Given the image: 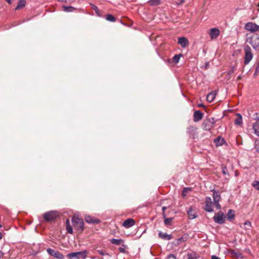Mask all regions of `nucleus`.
<instances>
[{"label": "nucleus", "mask_w": 259, "mask_h": 259, "mask_svg": "<svg viewBox=\"0 0 259 259\" xmlns=\"http://www.w3.org/2000/svg\"><path fill=\"white\" fill-rule=\"evenodd\" d=\"M87 252L86 250L72 252L67 254L69 259H85L87 256Z\"/></svg>", "instance_id": "1"}, {"label": "nucleus", "mask_w": 259, "mask_h": 259, "mask_svg": "<svg viewBox=\"0 0 259 259\" xmlns=\"http://www.w3.org/2000/svg\"><path fill=\"white\" fill-rule=\"evenodd\" d=\"M245 52L244 64L245 65H247L250 62L253 58V54L251 52V48L249 46H245L244 48Z\"/></svg>", "instance_id": "2"}, {"label": "nucleus", "mask_w": 259, "mask_h": 259, "mask_svg": "<svg viewBox=\"0 0 259 259\" xmlns=\"http://www.w3.org/2000/svg\"><path fill=\"white\" fill-rule=\"evenodd\" d=\"M215 123V120L213 117L208 118L204 120L202 124V127L204 130L209 131L212 128Z\"/></svg>", "instance_id": "3"}, {"label": "nucleus", "mask_w": 259, "mask_h": 259, "mask_svg": "<svg viewBox=\"0 0 259 259\" xmlns=\"http://www.w3.org/2000/svg\"><path fill=\"white\" fill-rule=\"evenodd\" d=\"M72 221L74 227L76 228L79 231H82L83 230V222L81 219L73 216L72 218Z\"/></svg>", "instance_id": "4"}, {"label": "nucleus", "mask_w": 259, "mask_h": 259, "mask_svg": "<svg viewBox=\"0 0 259 259\" xmlns=\"http://www.w3.org/2000/svg\"><path fill=\"white\" fill-rule=\"evenodd\" d=\"M245 29L252 33L259 32V25L252 22L247 23L245 26Z\"/></svg>", "instance_id": "5"}, {"label": "nucleus", "mask_w": 259, "mask_h": 259, "mask_svg": "<svg viewBox=\"0 0 259 259\" xmlns=\"http://www.w3.org/2000/svg\"><path fill=\"white\" fill-rule=\"evenodd\" d=\"M58 213L56 211H50L44 214V219L47 222L52 221L56 219Z\"/></svg>", "instance_id": "6"}, {"label": "nucleus", "mask_w": 259, "mask_h": 259, "mask_svg": "<svg viewBox=\"0 0 259 259\" xmlns=\"http://www.w3.org/2000/svg\"><path fill=\"white\" fill-rule=\"evenodd\" d=\"M213 199L214 205L218 209L221 208V206L219 203L221 200V195L218 191L213 190Z\"/></svg>", "instance_id": "7"}, {"label": "nucleus", "mask_w": 259, "mask_h": 259, "mask_svg": "<svg viewBox=\"0 0 259 259\" xmlns=\"http://www.w3.org/2000/svg\"><path fill=\"white\" fill-rule=\"evenodd\" d=\"M214 221L219 224H223L225 223V217L224 213L219 211L216 213L213 218Z\"/></svg>", "instance_id": "8"}, {"label": "nucleus", "mask_w": 259, "mask_h": 259, "mask_svg": "<svg viewBox=\"0 0 259 259\" xmlns=\"http://www.w3.org/2000/svg\"><path fill=\"white\" fill-rule=\"evenodd\" d=\"M214 204V203L212 202L211 199L209 197H207L205 198V207L204 209L205 211L207 212H212L213 211V205Z\"/></svg>", "instance_id": "9"}, {"label": "nucleus", "mask_w": 259, "mask_h": 259, "mask_svg": "<svg viewBox=\"0 0 259 259\" xmlns=\"http://www.w3.org/2000/svg\"><path fill=\"white\" fill-rule=\"evenodd\" d=\"M47 251L50 255L53 256L57 259L64 258V255L58 251L55 250L52 248H48Z\"/></svg>", "instance_id": "10"}, {"label": "nucleus", "mask_w": 259, "mask_h": 259, "mask_svg": "<svg viewBox=\"0 0 259 259\" xmlns=\"http://www.w3.org/2000/svg\"><path fill=\"white\" fill-rule=\"evenodd\" d=\"M220 31L218 28H212L209 29L208 34L211 39H216L219 36Z\"/></svg>", "instance_id": "11"}, {"label": "nucleus", "mask_w": 259, "mask_h": 259, "mask_svg": "<svg viewBox=\"0 0 259 259\" xmlns=\"http://www.w3.org/2000/svg\"><path fill=\"white\" fill-rule=\"evenodd\" d=\"M249 43L253 49H256L259 46V36L252 37L249 40Z\"/></svg>", "instance_id": "12"}, {"label": "nucleus", "mask_w": 259, "mask_h": 259, "mask_svg": "<svg viewBox=\"0 0 259 259\" xmlns=\"http://www.w3.org/2000/svg\"><path fill=\"white\" fill-rule=\"evenodd\" d=\"M178 44L181 45L182 48H186L189 45V41L185 37H181L178 38Z\"/></svg>", "instance_id": "13"}, {"label": "nucleus", "mask_w": 259, "mask_h": 259, "mask_svg": "<svg viewBox=\"0 0 259 259\" xmlns=\"http://www.w3.org/2000/svg\"><path fill=\"white\" fill-rule=\"evenodd\" d=\"M135 224V222L133 219H128L124 221L123 223V226L125 228H129L133 226Z\"/></svg>", "instance_id": "14"}, {"label": "nucleus", "mask_w": 259, "mask_h": 259, "mask_svg": "<svg viewBox=\"0 0 259 259\" xmlns=\"http://www.w3.org/2000/svg\"><path fill=\"white\" fill-rule=\"evenodd\" d=\"M202 117L203 114L200 111L197 110L194 112L193 115V120L195 122L199 121L202 119Z\"/></svg>", "instance_id": "15"}, {"label": "nucleus", "mask_w": 259, "mask_h": 259, "mask_svg": "<svg viewBox=\"0 0 259 259\" xmlns=\"http://www.w3.org/2000/svg\"><path fill=\"white\" fill-rule=\"evenodd\" d=\"M255 120L256 121L253 124V129L254 134L256 136H259V117H256Z\"/></svg>", "instance_id": "16"}, {"label": "nucleus", "mask_w": 259, "mask_h": 259, "mask_svg": "<svg viewBox=\"0 0 259 259\" xmlns=\"http://www.w3.org/2000/svg\"><path fill=\"white\" fill-rule=\"evenodd\" d=\"M84 220L88 223L97 224L100 222L99 220L92 218L90 215H85L84 217Z\"/></svg>", "instance_id": "17"}, {"label": "nucleus", "mask_w": 259, "mask_h": 259, "mask_svg": "<svg viewBox=\"0 0 259 259\" xmlns=\"http://www.w3.org/2000/svg\"><path fill=\"white\" fill-rule=\"evenodd\" d=\"M217 92L216 91H213L211 92H210L209 94H208L206 97V100L209 102H211L213 101L216 95H217Z\"/></svg>", "instance_id": "18"}, {"label": "nucleus", "mask_w": 259, "mask_h": 259, "mask_svg": "<svg viewBox=\"0 0 259 259\" xmlns=\"http://www.w3.org/2000/svg\"><path fill=\"white\" fill-rule=\"evenodd\" d=\"M158 236L162 239L167 240H169L172 238L171 235L167 234L166 233H162L161 231L158 233Z\"/></svg>", "instance_id": "19"}, {"label": "nucleus", "mask_w": 259, "mask_h": 259, "mask_svg": "<svg viewBox=\"0 0 259 259\" xmlns=\"http://www.w3.org/2000/svg\"><path fill=\"white\" fill-rule=\"evenodd\" d=\"M187 211L188 218L190 220L194 219L197 217L196 213L194 211L191 207L189 208V209Z\"/></svg>", "instance_id": "20"}, {"label": "nucleus", "mask_w": 259, "mask_h": 259, "mask_svg": "<svg viewBox=\"0 0 259 259\" xmlns=\"http://www.w3.org/2000/svg\"><path fill=\"white\" fill-rule=\"evenodd\" d=\"M214 142L215 144V145L218 147L222 146L224 143L225 140L224 139L222 138L221 137H219L214 140Z\"/></svg>", "instance_id": "21"}, {"label": "nucleus", "mask_w": 259, "mask_h": 259, "mask_svg": "<svg viewBox=\"0 0 259 259\" xmlns=\"http://www.w3.org/2000/svg\"><path fill=\"white\" fill-rule=\"evenodd\" d=\"M236 118L235 120V124L236 125H240L242 123V116L239 113L236 114Z\"/></svg>", "instance_id": "22"}, {"label": "nucleus", "mask_w": 259, "mask_h": 259, "mask_svg": "<svg viewBox=\"0 0 259 259\" xmlns=\"http://www.w3.org/2000/svg\"><path fill=\"white\" fill-rule=\"evenodd\" d=\"M25 0H20L18 2L17 6L15 8V10H18L23 8L26 5Z\"/></svg>", "instance_id": "23"}, {"label": "nucleus", "mask_w": 259, "mask_h": 259, "mask_svg": "<svg viewBox=\"0 0 259 259\" xmlns=\"http://www.w3.org/2000/svg\"><path fill=\"white\" fill-rule=\"evenodd\" d=\"M63 11L66 12H72L76 10V8L72 6H63L62 7Z\"/></svg>", "instance_id": "24"}, {"label": "nucleus", "mask_w": 259, "mask_h": 259, "mask_svg": "<svg viewBox=\"0 0 259 259\" xmlns=\"http://www.w3.org/2000/svg\"><path fill=\"white\" fill-rule=\"evenodd\" d=\"M187 256V259H198L199 258L198 255L194 252L188 253Z\"/></svg>", "instance_id": "25"}, {"label": "nucleus", "mask_w": 259, "mask_h": 259, "mask_svg": "<svg viewBox=\"0 0 259 259\" xmlns=\"http://www.w3.org/2000/svg\"><path fill=\"white\" fill-rule=\"evenodd\" d=\"M234 217H235L234 211L232 209H230L229 210V211L228 212V213H227V219L229 221H231L234 218Z\"/></svg>", "instance_id": "26"}, {"label": "nucleus", "mask_w": 259, "mask_h": 259, "mask_svg": "<svg viewBox=\"0 0 259 259\" xmlns=\"http://www.w3.org/2000/svg\"><path fill=\"white\" fill-rule=\"evenodd\" d=\"M110 242L112 244L118 245L120 244L121 243L123 242V240L121 239H112L110 240Z\"/></svg>", "instance_id": "27"}, {"label": "nucleus", "mask_w": 259, "mask_h": 259, "mask_svg": "<svg viewBox=\"0 0 259 259\" xmlns=\"http://www.w3.org/2000/svg\"><path fill=\"white\" fill-rule=\"evenodd\" d=\"M148 3L151 6H155L159 5L161 4L160 0H150Z\"/></svg>", "instance_id": "28"}, {"label": "nucleus", "mask_w": 259, "mask_h": 259, "mask_svg": "<svg viewBox=\"0 0 259 259\" xmlns=\"http://www.w3.org/2000/svg\"><path fill=\"white\" fill-rule=\"evenodd\" d=\"M106 19L107 20L110 21V22H115V18L111 14H108L106 16Z\"/></svg>", "instance_id": "29"}, {"label": "nucleus", "mask_w": 259, "mask_h": 259, "mask_svg": "<svg viewBox=\"0 0 259 259\" xmlns=\"http://www.w3.org/2000/svg\"><path fill=\"white\" fill-rule=\"evenodd\" d=\"M182 56V55L181 54H178L175 55L172 58L173 62H175V63H178Z\"/></svg>", "instance_id": "30"}, {"label": "nucleus", "mask_w": 259, "mask_h": 259, "mask_svg": "<svg viewBox=\"0 0 259 259\" xmlns=\"http://www.w3.org/2000/svg\"><path fill=\"white\" fill-rule=\"evenodd\" d=\"M172 220V218H166L165 217L164 218V223L165 225H170V223H171Z\"/></svg>", "instance_id": "31"}, {"label": "nucleus", "mask_w": 259, "mask_h": 259, "mask_svg": "<svg viewBox=\"0 0 259 259\" xmlns=\"http://www.w3.org/2000/svg\"><path fill=\"white\" fill-rule=\"evenodd\" d=\"M253 187L256 189L259 190V181H254L252 183Z\"/></svg>", "instance_id": "32"}, {"label": "nucleus", "mask_w": 259, "mask_h": 259, "mask_svg": "<svg viewBox=\"0 0 259 259\" xmlns=\"http://www.w3.org/2000/svg\"><path fill=\"white\" fill-rule=\"evenodd\" d=\"M97 252H98L99 254H100L101 255H108V253H107V252L105 250H103V249L97 250Z\"/></svg>", "instance_id": "33"}, {"label": "nucleus", "mask_w": 259, "mask_h": 259, "mask_svg": "<svg viewBox=\"0 0 259 259\" xmlns=\"http://www.w3.org/2000/svg\"><path fill=\"white\" fill-rule=\"evenodd\" d=\"M244 225L245 226V228L247 229H249V228L251 227V222L248 221H247L246 222H244Z\"/></svg>", "instance_id": "34"}, {"label": "nucleus", "mask_w": 259, "mask_h": 259, "mask_svg": "<svg viewBox=\"0 0 259 259\" xmlns=\"http://www.w3.org/2000/svg\"><path fill=\"white\" fill-rule=\"evenodd\" d=\"M90 5H91L92 8L96 12V13L97 14H98L99 10V9L98 8V7L96 6H95L92 4H90Z\"/></svg>", "instance_id": "35"}, {"label": "nucleus", "mask_w": 259, "mask_h": 259, "mask_svg": "<svg viewBox=\"0 0 259 259\" xmlns=\"http://www.w3.org/2000/svg\"><path fill=\"white\" fill-rule=\"evenodd\" d=\"M190 190H191V189H190L189 188H185L182 192V196L183 197L185 196L186 195V193H187V191H189Z\"/></svg>", "instance_id": "36"}, {"label": "nucleus", "mask_w": 259, "mask_h": 259, "mask_svg": "<svg viewBox=\"0 0 259 259\" xmlns=\"http://www.w3.org/2000/svg\"><path fill=\"white\" fill-rule=\"evenodd\" d=\"M59 2L71 4L74 2V0H58Z\"/></svg>", "instance_id": "37"}, {"label": "nucleus", "mask_w": 259, "mask_h": 259, "mask_svg": "<svg viewBox=\"0 0 259 259\" xmlns=\"http://www.w3.org/2000/svg\"><path fill=\"white\" fill-rule=\"evenodd\" d=\"M66 229L69 233L72 234L73 233L72 229L69 225H67Z\"/></svg>", "instance_id": "38"}, {"label": "nucleus", "mask_w": 259, "mask_h": 259, "mask_svg": "<svg viewBox=\"0 0 259 259\" xmlns=\"http://www.w3.org/2000/svg\"><path fill=\"white\" fill-rule=\"evenodd\" d=\"M222 172L225 175L228 174V169L226 166H223L222 167Z\"/></svg>", "instance_id": "39"}, {"label": "nucleus", "mask_w": 259, "mask_h": 259, "mask_svg": "<svg viewBox=\"0 0 259 259\" xmlns=\"http://www.w3.org/2000/svg\"><path fill=\"white\" fill-rule=\"evenodd\" d=\"M259 73V61H258L255 68L254 74L256 75Z\"/></svg>", "instance_id": "40"}, {"label": "nucleus", "mask_w": 259, "mask_h": 259, "mask_svg": "<svg viewBox=\"0 0 259 259\" xmlns=\"http://www.w3.org/2000/svg\"><path fill=\"white\" fill-rule=\"evenodd\" d=\"M167 207L166 206H163L162 210V214H163V217L164 218H165V210L166 209Z\"/></svg>", "instance_id": "41"}, {"label": "nucleus", "mask_w": 259, "mask_h": 259, "mask_svg": "<svg viewBox=\"0 0 259 259\" xmlns=\"http://www.w3.org/2000/svg\"><path fill=\"white\" fill-rule=\"evenodd\" d=\"M168 259H176L175 256L172 254H170L168 256Z\"/></svg>", "instance_id": "42"}, {"label": "nucleus", "mask_w": 259, "mask_h": 259, "mask_svg": "<svg viewBox=\"0 0 259 259\" xmlns=\"http://www.w3.org/2000/svg\"><path fill=\"white\" fill-rule=\"evenodd\" d=\"M234 68L232 67V69L230 71H229V74H231L233 73L234 72Z\"/></svg>", "instance_id": "43"}, {"label": "nucleus", "mask_w": 259, "mask_h": 259, "mask_svg": "<svg viewBox=\"0 0 259 259\" xmlns=\"http://www.w3.org/2000/svg\"><path fill=\"white\" fill-rule=\"evenodd\" d=\"M119 249L120 252H124V251H125V249L123 248L120 247L119 248Z\"/></svg>", "instance_id": "44"}, {"label": "nucleus", "mask_w": 259, "mask_h": 259, "mask_svg": "<svg viewBox=\"0 0 259 259\" xmlns=\"http://www.w3.org/2000/svg\"><path fill=\"white\" fill-rule=\"evenodd\" d=\"M211 259H220V258L215 255H212Z\"/></svg>", "instance_id": "45"}, {"label": "nucleus", "mask_w": 259, "mask_h": 259, "mask_svg": "<svg viewBox=\"0 0 259 259\" xmlns=\"http://www.w3.org/2000/svg\"><path fill=\"white\" fill-rule=\"evenodd\" d=\"M4 255V253L2 251H0V258H2Z\"/></svg>", "instance_id": "46"}, {"label": "nucleus", "mask_w": 259, "mask_h": 259, "mask_svg": "<svg viewBox=\"0 0 259 259\" xmlns=\"http://www.w3.org/2000/svg\"><path fill=\"white\" fill-rule=\"evenodd\" d=\"M241 79V75H239V76H238L237 77V79L238 80H240Z\"/></svg>", "instance_id": "47"}, {"label": "nucleus", "mask_w": 259, "mask_h": 259, "mask_svg": "<svg viewBox=\"0 0 259 259\" xmlns=\"http://www.w3.org/2000/svg\"><path fill=\"white\" fill-rule=\"evenodd\" d=\"M6 1H7L9 4H11V0H5Z\"/></svg>", "instance_id": "48"}, {"label": "nucleus", "mask_w": 259, "mask_h": 259, "mask_svg": "<svg viewBox=\"0 0 259 259\" xmlns=\"http://www.w3.org/2000/svg\"><path fill=\"white\" fill-rule=\"evenodd\" d=\"M2 234L1 233V232H0V240L2 239Z\"/></svg>", "instance_id": "49"}, {"label": "nucleus", "mask_w": 259, "mask_h": 259, "mask_svg": "<svg viewBox=\"0 0 259 259\" xmlns=\"http://www.w3.org/2000/svg\"><path fill=\"white\" fill-rule=\"evenodd\" d=\"M182 238H179V239H178V241H181V240H182Z\"/></svg>", "instance_id": "50"}, {"label": "nucleus", "mask_w": 259, "mask_h": 259, "mask_svg": "<svg viewBox=\"0 0 259 259\" xmlns=\"http://www.w3.org/2000/svg\"><path fill=\"white\" fill-rule=\"evenodd\" d=\"M184 2V0H182V3H183Z\"/></svg>", "instance_id": "51"}, {"label": "nucleus", "mask_w": 259, "mask_h": 259, "mask_svg": "<svg viewBox=\"0 0 259 259\" xmlns=\"http://www.w3.org/2000/svg\"><path fill=\"white\" fill-rule=\"evenodd\" d=\"M155 259H158V258H155Z\"/></svg>", "instance_id": "52"}]
</instances>
